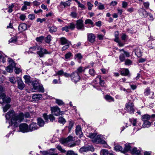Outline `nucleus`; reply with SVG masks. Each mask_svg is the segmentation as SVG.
I'll return each instance as SVG.
<instances>
[{
  "instance_id": "1",
  "label": "nucleus",
  "mask_w": 155,
  "mask_h": 155,
  "mask_svg": "<svg viewBox=\"0 0 155 155\" xmlns=\"http://www.w3.org/2000/svg\"><path fill=\"white\" fill-rule=\"evenodd\" d=\"M30 117V114L28 112H26L25 114L20 113L18 114H16L13 110L8 112L5 115L6 119H11L10 124L13 125L15 127H18L19 124L23 121L25 117L28 118Z\"/></svg>"
},
{
  "instance_id": "2",
  "label": "nucleus",
  "mask_w": 155,
  "mask_h": 155,
  "mask_svg": "<svg viewBox=\"0 0 155 155\" xmlns=\"http://www.w3.org/2000/svg\"><path fill=\"white\" fill-rule=\"evenodd\" d=\"M32 84L33 87L32 90L33 91H38L42 93L44 92V88L38 81L35 80L33 81Z\"/></svg>"
},
{
  "instance_id": "3",
  "label": "nucleus",
  "mask_w": 155,
  "mask_h": 155,
  "mask_svg": "<svg viewBox=\"0 0 155 155\" xmlns=\"http://www.w3.org/2000/svg\"><path fill=\"white\" fill-rule=\"evenodd\" d=\"M74 141L73 137L71 136H69L66 139H62L61 140V143L62 144L68 143L69 147H74L75 145V143L69 145V143H73Z\"/></svg>"
},
{
  "instance_id": "4",
  "label": "nucleus",
  "mask_w": 155,
  "mask_h": 155,
  "mask_svg": "<svg viewBox=\"0 0 155 155\" xmlns=\"http://www.w3.org/2000/svg\"><path fill=\"white\" fill-rule=\"evenodd\" d=\"M11 100L8 97H6L5 94H2L0 95V104H2L3 106L4 104L9 103Z\"/></svg>"
},
{
  "instance_id": "5",
  "label": "nucleus",
  "mask_w": 155,
  "mask_h": 155,
  "mask_svg": "<svg viewBox=\"0 0 155 155\" xmlns=\"http://www.w3.org/2000/svg\"><path fill=\"white\" fill-rule=\"evenodd\" d=\"M126 110L130 114H133L134 111V105L131 102L127 103L125 105Z\"/></svg>"
},
{
  "instance_id": "6",
  "label": "nucleus",
  "mask_w": 155,
  "mask_h": 155,
  "mask_svg": "<svg viewBox=\"0 0 155 155\" xmlns=\"http://www.w3.org/2000/svg\"><path fill=\"white\" fill-rule=\"evenodd\" d=\"M70 77L72 81L75 83H77L80 79L79 74L76 71L74 72L71 74Z\"/></svg>"
},
{
  "instance_id": "7",
  "label": "nucleus",
  "mask_w": 155,
  "mask_h": 155,
  "mask_svg": "<svg viewBox=\"0 0 155 155\" xmlns=\"http://www.w3.org/2000/svg\"><path fill=\"white\" fill-rule=\"evenodd\" d=\"M94 150V148L92 146H88L87 147L85 146L81 147L79 150V152L83 153L88 151L93 152Z\"/></svg>"
},
{
  "instance_id": "8",
  "label": "nucleus",
  "mask_w": 155,
  "mask_h": 155,
  "mask_svg": "<svg viewBox=\"0 0 155 155\" xmlns=\"http://www.w3.org/2000/svg\"><path fill=\"white\" fill-rule=\"evenodd\" d=\"M19 128L20 131L24 133L29 132L28 127L26 124H22L19 126Z\"/></svg>"
},
{
  "instance_id": "9",
  "label": "nucleus",
  "mask_w": 155,
  "mask_h": 155,
  "mask_svg": "<svg viewBox=\"0 0 155 155\" xmlns=\"http://www.w3.org/2000/svg\"><path fill=\"white\" fill-rule=\"evenodd\" d=\"M15 66V62L12 60H11L9 62V65L6 68L5 70L8 72H12L13 71Z\"/></svg>"
},
{
  "instance_id": "10",
  "label": "nucleus",
  "mask_w": 155,
  "mask_h": 155,
  "mask_svg": "<svg viewBox=\"0 0 155 155\" xmlns=\"http://www.w3.org/2000/svg\"><path fill=\"white\" fill-rule=\"evenodd\" d=\"M137 12L139 15L142 18H146L148 15V13L143 8L138 9Z\"/></svg>"
},
{
  "instance_id": "11",
  "label": "nucleus",
  "mask_w": 155,
  "mask_h": 155,
  "mask_svg": "<svg viewBox=\"0 0 155 155\" xmlns=\"http://www.w3.org/2000/svg\"><path fill=\"white\" fill-rule=\"evenodd\" d=\"M51 110L52 114L56 116L61 114L60 109L58 107H51Z\"/></svg>"
},
{
  "instance_id": "12",
  "label": "nucleus",
  "mask_w": 155,
  "mask_h": 155,
  "mask_svg": "<svg viewBox=\"0 0 155 155\" xmlns=\"http://www.w3.org/2000/svg\"><path fill=\"white\" fill-rule=\"evenodd\" d=\"M37 52V53L40 57H43L45 54L51 53V52H48L46 49L42 48H41Z\"/></svg>"
},
{
  "instance_id": "13",
  "label": "nucleus",
  "mask_w": 155,
  "mask_h": 155,
  "mask_svg": "<svg viewBox=\"0 0 155 155\" xmlns=\"http://www.w3.org/2000/svg\"><path fill=\"white\" fill-rule=\"evenodd\" d=\"M71 1L68 0L65 2H61L60 4V8H61V9L58 8L59 10L61 11L64 8H65L67 6H69L71 5Z\"/></svg>"
},
{
  "instance_id": "14",
  "label": "nucleus",
  "mask_w": 155,
  "mask_h": 155,
  "mask_svg": "<svg viewBox=\"0 0 155 155\" xmlns=\"http://www.w3.org/2000/svg\"><path fill=\"white\" fill-rule=\"evenodd\" d=\"M76 27L78 29L84 30V27L83 24V21L82 20L80 19L77 21Z\"/></svg>"
},
{
  "instance_id": "15",
  "label": "nucleus",
  "mask_w": 155,
  "mask_h": 155,
  "mask_svg": "<svg viewBox=\"0 0 155 155\" xmlns=\"http://www.w3.org/2000/svg\"><path fill=\"white\" fill-rule=\"evenodd\" d=\"M43 116L46 122H47L48 121V119H49L50 121L51 122L53 121L55 119L54 116L51 114H50L48 116L46 114H44L43 115Z\"/></svg>"
},
{
  "instance_id": "16",
  "label": "nucleus",
  "mask_w": 155,
  "mask_h": 155,
  "mask_svg": "<svg viewBox=\"0 0 155 155\" xmlns=\"http://www.w3.org/2000/svg\"><path fill=\"white\" fill-rule=\"evenodd\" d=\"M87 40L91 43H93L95 40V36L92 33L88 34H87Z\"/></svg>"
},
{
  "instance_id": "17",
  "label": "nucleus",
  "mask_w": 155,
  "mask_h": 155,
  "mask_svg": "<svg viewBox=\"0 0 155 155\" xmlns=\"http://www.w3.org/2000/svg\"><path fill=\"white\" fill-rule=\"evenodd\" d=\"M19 38L16 36H14L12 38L9 40V43H15L19 44L18 43V41H19Z\"/></svg>"
},
{
  "instance_id": "18",
  "label": "nucleus",
  "mask_w": 155,
  "mask_h": 155,
  "mask_svg": "<svg viewBox=\"0 0 155 155\" xmlns=\"http://www.w3.org/2000/svg\"><path fill=\"white\" fill-rule=\"evenodd\" d=\"M102 136L101 135H98L94 139L92 140V141L96 143H100L102 141Z\"/></svg>"
},
{
  "instance_id": "19",
  "label": "nucleus",
  "mask_w": 155,
  "mask_h": 155,
  "mask_svg": "<svg viewBox=\"0 0 155 155\" xmlns=\"http://www.w3.org/2000/svg\"><path fill=\"white\" fill-rule=\"evenodd\" d=\"M42 97L41 94H35L32 96V98L34 101H37L41 99Z\"/></svg>"
},
{
  "instance_id": "20",
  "label": "nucleus",
  "mask_w": 155,
  "mask_h": 155,
  "mask_svg": "<svg viewBox=\"0 0 155 155\" xmlns=\"http://www.w3.org/2000/svg\"><path fill=\"white\" fill-rule=\"evenodd\" d=\"M38 128V127H37L36 124L35 123H32L28 127L29 131H32L37 130Z\"/></svg>"
},
{
  "instance_id": "21",
  "label": "nucleus",
  "mask_w": 155,
  "mask_h": 155,
  "mask_svg": "<svg viewBox=\"0 0 155 155\" xmlns=\"http://www.w3.org/2000/svg\"><path fill=\"white\" fill-rule=\"evenodd\" d=\"M76 133L77 135H79L80 137L83 136V133L81 131V127L78 126L76 127Z\"/></svg>"
},
{
  "instance_id": "22",
  "label": "nucleus",
  "mask_w": 155,
  "mask_h": 155,
  "mask_svg": "<svg viewBox=\"0 0 155 155\" xmlns=\"http://www.w3.org/2000/svg\"><path fill=\"white\" fill-rule=\"evenodd\" d=\"M60 41L61 44L64 45L67 44H71L70 42L69 41L64 37H61L60 38Z\"/></svg>"
},
{
  "instance_id": "23",
  "label": "nucleus",
  "mask_w": 155,
  "mask_h": 155,
  "mask_svg": "<svg viewBox=\"0 0 155 155\" xmlns=\"http://www.w3.org/2000/svg\"><path fill=\"white\" fill-rule=\"evenodd\" d=\"M27 25L25 23H23L20 24L18 26V30L20 31H25L27 29Z\"/></svg>"
},
{
  "instance_id": "24",
  "label": "nucleus",
  "mask_w": 155,
  "mask_h": 155,
  "mask_svg": "<svg viewBox=\"0 0 155 155\" xmlns=\"http://www.w3.org/2000/svg\"><path fill=\"white\" fill-rule=\"evenodd\" d=\"M18 87L21 90H23L25 87V85L21 80H18Z\"/></svg>"
},
{
  "instance_id": "25",
  "label": "nucleus",
  "mask_w": 155,
  "mask_h": 155,
  "mask_svg": "<svg viewBox=\"0 0 155 155\" xmlns=\"http://www.w3.org/2000/svg\"><path fill=\"white\" fill-rule=\"evenodd\" d=\"M150 116L147 114H144L141 117V119L143 121H147L150 118Z\"/></svg>"
},
{
  "instance_id": "26",
  "label": "nucleus",
  "mask_w": 155,
  "mask_h": 155,
  "mask_svg": "<svg viewBox=\"0 0 155 155\" xmlns=\"http://www.w3.org/2000/svg\"><path fill=\"white\" fill-rule=\"evenodd\" d=\"M134 51H135V55L138 57H140L142 56V53L140 48H137L134 50Z\"/></svg>"
},
{
  "instance_id": "27",
  "label": "nucleus",
  "mask_w": 155,
  "mask_h": 155,
  "mask_svg": "<svg viewBox=\"0 0 155 155\" xmlns=\"http://www.w3.org/2000/svg\"><path fill=\"white\" fill-rule=\"evenodd\" d=\"M131 153L134 155H139L140 153V151L139 150H137L136 148H134L131 150Z\"/></svg>"
},
{
  "instance_id": "28",
  "label": "nucleus",
  "mask_w": 155,
  "mask_h": 155,
  "mask_svg": "<svg viewBox=\"0 0 155 155\" xmlns=\"http://www.w3.org/2000/svg\"><path fill=\"white\" fill-rule=\"evenodd\" d=\"M4 105H5V106H3V110L4 112H5L10 108V105L9 104V103L4 104Z\"/></svg>"
},
{
  "instance_id": "29",
  "label": "nucleus",
  "mask_w": 155,
  "mask_h": 155,
  "mask_svg": "<svg viewBox=\"0 0 155 155\" xmlns=\"http://www.w3.org/2000/svg\"><path fill=\"white\" fill-rule=\"evenodd\" d=\"M129 73V70L127 69H124L121 71V74L123 76H127Z\"/></svg>"
},
{
  "instance_id": "30",
  "label": "nucleus",
  "mask_w": 155,
  "mask_h": 155,
  "mask_svg": "<svg viewBox=\"0 0 155 155\" xmlns=\"http://www.w3.org/2000/svg\"><path fill=\"white\" fill-rule=\"evenodd\" d=\"M143 122L144 123L142 125L143 127L144 128H148L150 126L151 124L150 122L148 121Z\"/></svg>"
},
{
  "instance_id": "31",
  "label": "nucleus",
  "mask_w": 155,
  "mask_h": 155,
  "mask_svg": "<svg viewBox=\"0 0 155 155\" xmlns=\"http://www.w3.org/2000/svg\"><path fill=\"white\" fill-rule=\"evenodd\" d=\"M38 124L41 127L43 126L45 124L44 121L41 118H38L37 119Z\"/></svg>"
},
{
  "instance_id": "32",
  "label": "nucleus",
  "mask_w": 155,
  "mask_h": 155,
  "mask_svg": "<svg viewBox=\"0 0 155 155\" xmlns=\"http://www.w3.org/2000/svg\"><path fill=\"white\" fill-rule=\"evenodd\" d=\"M49 31L50 33H52L57 31V27L55 26H49L48 28Z\"/></svg>"
},
{
  "instance_id": "33",
  "label": "nucleus",
  "mask_w": 155,
  "mask_h": 155,
  "mask_svg": "<svg viewBox=\"0 0 155 155\" xmlns=\"http://www.w3.org/2000/svg\"><path fill=\"white\" fill-rule=\"evenodd\" d=\"M115 150L116 151H120L121 152L124 153V150L122 147L120 146H117L114 147Z\"/></svg>"
},
{
  "instance_id": "34",
  "label": "nucleus",
  "mask_w": 155,
  "mask_h": 155,
  "mask_svg": "<svg viewBox=\"0 0 155 155\" xmlns=\"http://www.w3.org/2000/svg\"><path fill=\"white\" fill-rule=\"evenodd\" d=\"M24 78L25 80V82L26 83L29 84L30 83V76L28 75L24 76Z\"/></svg>"
},
{
  "instance_id": "35",
  "label": "nucleus",
  "mask_w": 155,
  "mask_h": 155,
  "mask_svg": "<svg viewBox=\"0 0 155 155\" xmlns=\"http://www.w3.org/2000/svg\"><path fill=\"white\" fill-rule=\"evenodd\" d=\"M131 146L129 144H125V147H124V153L130 150Z\"/></svg>"
},
{
  "instance_id": "36",
  "label": "nucleus",
  "mask_w": 155,
  "mask_h": 155,
  "mask_svg": "<svg viewBox=\"0 0 155 155\" xmlns=\"http://www.w3.org/2000/svg\"><path fill=\"white\" fill-rule=\"evenodd\" d=\"M105 99L109 102L114 101V99L111 96L109 95H106L105 97Z\"/></svg>"
},
{
  "instance_id": "37",
  "label": "nucleus",
  "mask_w": 155,
  "mask_h": 155,
  "mask_svg": "<svg viewBox=\"0 0 155 155\" xmlns=\"http://www.w3.org/2000/svg\"><path fill=\"white\" fill-rule=\"evenodd\" d=\"M101 155H107L108 154V151L106 149H102L100 151Z\"/></svg>"
},
{
  "instance_id": "38",
  "label": "nucleus",
  "mask_w": 155,
  "mask_h": 155,
  "mask_svg": "<svg viewBox=\"0 0 155 155\" xmlns=\"http://www.w3.org/2000/svg\"><path fill=\"white\" fill-rule=\"evenodd\" d=\"M73 55L70 52H69L68 53H67L65 55V60H67L68 59H69L70 58L72 57Z\"/></svg>"
},
{
  "instance_id": "39",
  "label": "nucleus",
  "mask_w": 155,
  "mask_h": 155,
  "mask_svg": "<svg viewBox=\"0 0 155 155\" xmlns=\"http://www.w3.org/2000/svg\"><path fill=\"white\" fill-rule=\"evenodd\" d=\"M66 121L65 119L62 117H60L58 118V122L61 124H64Z\"/></svg>"
},
{
  "instance_id": "40",
  "label": "nucleus",
  "mask_w": 155,
  "mask_h": 155,
  "mask_svg": "<svg viewBox=\"0 0 155 155\" xmlns=\"http://www.w3.org/2000/svg\"><path fill=\"white\" fill-rule=\"evenodd\" d=\"M39 50L38 48L36 47H31L29 48V53H34L33 51H36L37 50Z\"/></svg>"
},
{
  "instance_id": "41",
  "label": "nucleus",
  "mask_w": 155,
  "mask_h": 155,
  "mask_svg": "<svg viewBox=\"0 0 155 155\" xmlns=\"http://www.w3.org/2000/svg\"><path fill=\"white\" fill-rule=\"evenodd\" d=\"M85 68H84L83 67H80L78 68L77 70V71H76L79 75L83 71H84L85 70Z\"/></svg>"
},
{
  "instance_id": "42",
  "label": "nucleus",
  "mask_w": 155,
  "mask_h": 155,
  "mask_svg": "<svg viewBox=\"0 0 155 155\" xmlns=\"http://www.w3.org/2000/svg\"><path fill=\"white\" fill-rule=\"evenodd\" d=\"M9 81L13 84H15L16 83L17 79L14 77H12L9 78Z\"/></svg>"
},
{
  "instance_id": "43",
  "label": "nucleus",
  "mask_w": 155,
  "mask_h": 155,
  "mask_svg": "<svg viewBox=\"0 0 155 155\" xmlns=\"http://www.w3.org/2000/svg\"><path fill=\"white\" fill-rule=\"evenodd\" d=\"M56 147L58 149V150L60 151L62 153H65L66 152V150L63 149L61 146L60 145H58L56 146Z\"/></svg>"
},
{
  "instance_id": "44",
  "label": "nucleus",
  "mask_w": 155,
  "mask_h": 155,
  "mask_svg": "<svg viewBox=\"0 0 155 155\" xmlns=\"http://www.w3.org/2000/svg\"><path fill=\"white\" fill-rule=\"evenodd\" d=\"M87 4L88 7V9L89 10H91L92 9V7L93 6V5L90 2H87Z\"/></svg>"
},
{
  "instance_id": "45",
  "label": "nucleus",
  "mask_w": 155,
  "mask_h": 155,
  "mask_svg": "<svg viewBox=\"0 0 155 155\" xmlns=\"http://www.w3.org/2000/svg\"><path fill=\"white\" fill-rule=\"evenodd\" d=\"M119 59L121 62L123 61L125 59V57L124 54H121L119 57Z\"/></svg>"
},
{
  "instance_id": "46",
  "label": "nucleus",
  "mask_w": 155,
  "mask_h": 155,
  "mask_svg": "<svg viewBox=\"0 0 155 155\" xmlns=\"http://www.w3.org/2000/svg\"><path fill=\"white\" fill-rule=\"evenodd\" d=\"M130 122L134 126L136 125L137 123V119L134 118H132L130 119Z\"/></svg>"
},
{
  "instance_id": "47",
  "label": "nucleus",
  "mask_w": 155,
  "mask_h": 155,
  "mask_svg": "<svg viewBox=\"0 0 155 155\" xmlns=\"http://www.w3.org/2000/svg\"><path fill=\"white\" fill-rule=\"evenodd\" d=\"M85 24H90L91 25H93L94 23L90 19H88L85 21Z\"/></svg>"
},
{
  "instance_id": "48",
  "label": "nucleus",
  "mask_w": 155,
  "mask_h": 155,
  "mask_svg": "<svg viewBox=\"0 0 155 155\" xmlns=\"http://www.w3.org/2000/svg\"><path fill=\"white\" fill-rule=\"evenodd\" d=\"M67 26L69 29L73 30L75 28V25L73 23H70Z\"/></svg>"
},
{
  "instance_id": "49",
  "label": "nucleus",
  "mask_w": 155,
  "mask_h": 155,
  "mask_svg": "<svg viewBox=\"0 0 155 155\" xmlns=\"http://www.w3.org/2000/svg\"><path fill=\"white\" fill-rule=\"evenodd\" d=\"M14 5L13 4H12L11 5H9L8 7V12L11 13L13 11L12 9L13 8Z\"/></svg>"
},
{
  "instance_id": "50",
  "label": "nucleus",
  "mask_w": 155,
  "mask_h": 155,
  "mask_svg": "<svg viewBox=\"0 0 155 155\" xmlns=\"http://www.w3.org/2000/svg\"><path fill=\"white\" fill-rule=\"evenodd\" d=\"M76 154L73 151L70 150L67 152L66 155H75Z\"/></svg>"
},
{
  "instance_id": "51",
  "label": "nucleus",
  "mask_w": 155,
  "mask_h": 155,
  "mask_svg": "<svg viewBox=\"0 0 155 155\" xmlns=\"http://www.w3.org/2000/svg\"><path fill=\"white\" fill-rule=\"evenodd\" d=\"M51 36L50 35H48L45 38V40L47 43H49L51 40Z\"/></svg>"
},
{
  "instance_id": "52",
  "label": "nucleus",
  "mask_w": 155,
  "mask_h": 155,
  "mask_svg": "<svg viewBox=\"0 0 155 155\" xmlns=\"http://www.w3.org/2000/svg\"><path fill=\"white\" fill-rule=\"evenodd\" d=\"M98 78L100 80V84L101 86H103L105 83L104 80H102L101 79V76H98Z\"/></svg>"
},
{
  "instance_id": "53",
  "label": "nucleus",
  "mask_w": 155,
  "mask_h": 155,
  "mask_svg": "<svg viewBox=\"0 0 155 155\" xmlns=\"http://www.w3.org/2000/svg\"><path fill=\"white\" fill-rule=\"evenodd\" d=\"M150 93V90L148 88H147L145 89V92L144 93V94L146 96H147L149 95Z\"/></svg>"
},
{
  "instance_id": "54",
  "label": "nucleus",
  "mask_w": 155,
  "mask_h": 155,
  "mask_svg": "<svg viewBox=\"0 0 155 155\" xmlns=\"http://www.w3.org/2000/svg\"><path fill=\"white\" fill-rule=\"evenodd\" d=\"M128 36L125 34H122L121 37V39L122 40L125 41H126V39L127 38Z\"/></svg>"
},
{
  "instance_id": "55",
  "label": "nucleus",
  "mask_w": 155,
  "mask_h": 155,
  "mask_svg": "<svg viewBox=\"0 0 155 155\" xmlns=\"http://www.w3.org/2000/svg\"><path fill=\"white\" fill-rule=\"evenodd\" d=\"M98 8L99 10H103L104 9V5L101 3H99Z\"/></svg>"
},
{
  "instance_id": "56",
  "label": "nucleus",
  "mask_w": 155,
  "mask_h": 155,
  "mask_svg": "<svg viewBox=\"0 0 155 155\" xmlns=\"http://www.w3.org/2000/svg\"><path fill=\"white\" fill-rule=\"evenodd\" d=\"M36 40L38 42H41L44 39V37L42 36L37 38Z\"/></svg>"
},
{
  "instance_id": "57",
  "label": "nucleus",
  "mask_w": 155,
  "mask_h": 155,
  "mask_svg": "<svg viewBox=\"0 0 155 155\" xmlns=\"http://www.w3.org/2000/svg\"><path fill=\"white\" fill-rule=\"evenodd\" d=\"M46 20V19L45 18H43L42 19L38 18L37 19V22H40V23H42L43 22L45 21Z\"/></svg>"
},
{
  "instance_id": "58",
  "label": "nucleus",
  "mask_w": 155,
  "mask_h": 155,
  "mask_svg": "<svg viewBox=\"0 0 155 155\" xmlns=\"http://www.w3.org/2000/svg\"><path fill=\"white\" fill-rule=\"evenodd\" d=\"M21 69L19 68L15 67V72L17 74H19L21 71Z\"/></svg>"
},
{
  "instance_id": "59",
  "label": "nucleus",
  "mask_w": 155,
  "mask_h": 155,
  "mask_svg": "<svg viewBox=\"0 0 155 155\" xmlns=\"http://www.w3.org/2000/svg\"><path fill=\"white\" fill-rule=\"evenodd\" d=\"M26 17V16L24 14H21L19 17L20 19L22 21H24Z\"/></svg>"
},
{
  "instance_id": "60",
  "label": "nucleus",
  "mask_w": 155,
  "mask_h": 155,
  "mask_svg": "<svg viewBox=\"0 0 155 155\" xmlns=\"http://www.w3.org/2000/svg\"><path fill=\"white\" fill-rule=\"evenodd\" d=\"M28 18L30 19L33 20L35 18V14H31L29 15L28 16Z\"/></svg>"
},
{
  "instance_id": "61",
  "label": "nucleus",
  "mask_w": 155,
  "mask_h": 155,
  "mask_svg": "<svg viewBox=\"0 0 155 155\" xmlns=\"http://www.w3.org/2000/svg\"><path fill=\"white\" fill-rule=\"evenodd\" d=\"M132 63L131 61L129 59H127L126 60L125 62V64L126 65H130Z\"/></svg>"
},
{
  "instance_id": "62",
  "label": "nucleus",
  "mask_w": 155,
  "mask_h": 155,
  "mask_svg": "<svg viewBox=\"0 0 155 155\" xmlns=\"http://www.w3.org/2000/svg\"><path fill=\"white\" fill-rule=\"evenodd\" d=\"M143 5L145 8H147L149 7L150 3L148 2H143Z\"/></svg>"
},
{
  "instance_id": "63",
  "label": "nucleus",
  "mask_w": 155,
  "mask_h": 155,
  "mask_svg": "<svg viewBox=\"0 0 155 155\" xmlns=\"http://www.w3.org/2000/svg\"><path fill=\"white\" fill-rule=\"evenodd\" d=\"M128 5L127 2H126L123 1L122 2V7L123 8H126Z\"/></svg>"
},
{
  "instance_id": "64",
  "label": "nucleus",
  "mask_w": 155,
  "mask_h": 155,
  "mask_svg": "<svg viewBox=\"0 0 155 155\" xmlns=\"http://www.w3.org/2000/svg\"><path fill=\"white\" fill-rule=\"evenodd\" d=\"M56 103L59 105H61L63 104V101L58 99H56Z\"/></svg>"
}]
</instances>
